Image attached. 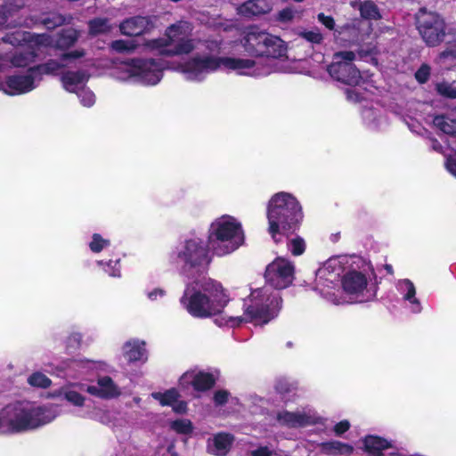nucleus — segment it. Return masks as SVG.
I'll use <instances>...</instances> for the list:
<instances>
[{
  "instance_id": "7ed1b4c3",
  "label": "nucleus",
  "mask_w": 456,
  "mask_h": 456,
  "mask_svg": "<svg viewBox=\"0 0 456 456\" xmlns=\"http://www.w3.org/2000/svg\"><path fill=\"white\" fill-rule=\"evenodd\" d=\"M6 420V433L17 434L34 429L53 420L45 406H35L30 403L17 401L3 408Z\"/></svg>"
},
{
  "instance_id": "f3484780",
  "label": "nucleus",
  "mask_w": 456,
  "mask_h": 456,
  "mask_svg": "<svg viewBox=\"0 0 456 456\" xmlns=\"http://www.w3.org/2000/svg\"><path fill=\"white\" fill-rule=\"evenodd\" d=\"M341 284L346 293L358 295L366 289L367 278L362 272L353 270L343 275Z\"/></svg>"
},
{
  "instance_id": "6e6d98bb",
  "label": "nucleus",
  "mask_w": 456,
  "mask_h": 456,
  "mask_svg": "<svg viewBox=\"0 0 456 456\" xmlns=\"http://www.w3.org/2000/svg\"><path fill=\"white\" fill-rule=\"evenodd\" d=\"M350 427L351 424L348 420H342L335 424L333 430L336 436H340L345 432L348 431Z\"/></svg>"
},
{
  "instance_id": "4be33fe9",
  "label": "nucleus",
  "mask_w": 456,
  "mask_h": 456,
  "mask_svg": "<svg viewBox=\"0 0 456 456\" xmlns=\"http://www.w3.org/2000/svg\"><path fill=\"white\" fill-rule=\"evenodd\" d=\"M181 29L180 24H172L170 25L166 31V37L165 38H158L150 40L147 44V45L151 49H159V53H161V51L163 49H170L167 48L172 44H174L175 40L176 32Z\"/></svg>"
},
{
  "instance_id": "58836bf2",
  "label": "nucleus",
  "mask_w": 456,
  "mask_h": 456,
  "mask_svg": "<svg viewBox=\"0 0 456 456\" xmlns=\"http://www.w3.org/2000/svg\"><path fill=\"white\" fill-rule=\"evenodd\" d=\"M436 90L437 94L449 100H455L456 99V88L452 86V84L443 81L439 82L436 85Z\"/></svg>"
},
{
  "instance_id": "4c0bfd02",
  "label": "nucleus",
  "mask_w": 456,
  "mask_h": 456,
  "mask_svg": "<svg viewBox=\"0 0 456 456\" xmlns=\"http://www.w3.org/2000/svg\"><path fill=\"white\" fill-rule=\"evenodd\" d=\"M448 60L456 61V44L442 50L436 58V63L444 66Z\"/></svg>"
},
{
  "instance_id": "c756f323",
  "label": "nucleus",
  "mask_w": 456,
  "mask_h": 456,
  "mask_svg": "<svg viewBox=\"0 0 456 456\" xmlns=\"http://www.w3.org/2000/svg\"><path fill=\"white\" fill-rule=\"evenodd\" d=\"M255 65H256V61L251 59L223 57L222 66H224L227 69H231V70L249 69H252Z\"/></svg>"
},
{
  "instance_id": "0e129e2a",
  "label": "nucleus",
  "mask_w": 456,
  "mask_h": 456,
  "mask_svg": "<svg viewBox=\"0 0 456 456\" xmlns=\"http://www.w3.org/2000/svg\"><path fill=\"white\" fill-rule=\"evenodd\" d=\"M448 171L456 177V159L449 158L446 162Z\"/></svg>"
},
{
  "instance_id": "49530a36",
  "label": "nucleus",
  "mask_w": 456,
  "mask_h": 456,
  "mask_svg": "<svg viewBox=\"0 0 456 456\" xmlns=\"http://www.w3.org/2000/svg\"><path fill=\"white\" fill-rule=\"evenodd\" d=\"M64 398L76 406H82L85 402V397L77 391H68L64 395Z\"/></svg>"
},
{
  "instance_id": "c03bdc74",
  "label": "nucleus",
  "mask_w": 456,
  "mask_h": 456,
  "mask_svg": "<svg viewBox=\"0 0 456 456\" xmlns=\"http://www.w3.org/2000/svg\"><path fill=\"white\" fill-rule=\"evenodd\" d=\"M63 18L58 14H51L46 17L41 18V23L48 29H53L61 25Z\"/></svg>"
},
{
  "instance_id": "20e7f679",
  "label": "nucleus",
  "mask_w": 456,
  "mask_h": 456,
  "mask_svg": "<svg viewBox=\"0 0 456 456\" xmlns=\"http://www.w3.org/2000/svg\"><path fill=\"white\" fill-rule=\"evenodd\" d=\"M245 240L242 224L231 216L216 219L208 227L207 241L213 254L224 256L236 251Z\"/></svg>"
},
{
  "instance_id": "864d4df0",
  "label": "nucleus",
  "mask_w": 456,
  "mask_h": 456,
  "mask_svg": "<svg viewBox=\"0 0 456 456\" xmlns=\"http://www.w3.org/2000/svg\"><path fill=\"white\" fill-rule=\"evenodd\" d=\"M107 268H105V272L109 273L110 276L112 277H119L120 276V269H119V261L117 260L115 262L110 260L106 263Z\"/></svg>"
},
{
  "instance_id": "9b49d317",
  "label": "nucleus",
  "mask_w": 456,
  "mask_h": 456,
  "mask_svg": "<svg viewBox=\"0 0 456 456\" xmlns=\"http://www.w3.org/2000/svg\"><path fill=\"white\" fill-rule=\"evenodd\" d=\"M328 72L335 80L351 86H357L362 79L359 69L350 62L334 61L328 67Z\"/></svg>"
},
{
  "instance_id": "7c9ffc66",
  "label": "nucleus",
  "mask_w": 456,
  "mask_h": 456,
  "mask_svg": "<svg viewBox=\"0 0 456 456\" xmlns=\"http://www.w3.org/2000/svg\"><path fill=\"white\" fill-rule=\"evenodd\" d=\"M358 11L360 12L361 18L365 20H379L382 18L379 6L371 0L363 1L358 7Z\"/></svg>"
},
{
  "instance_id": "5701e85b",
  "label": "nucleus",
  "mask_w": 456,
  "mask_h": 456,
  "mask_svg": "<svg viewBox=\"0 0 456 456\" xmlns=\"http://www.w3.org/2000/svg\"><path fill=\"white\" fill-rule=\"evenodd\" d=\"M233 440V436L229 433H217L213 439L212 452L217 456L226 455L232 448Z\"/></svg>"
},
{
  "instance_id": "bf43d9fd",
  "label": "nucleus",
  "mask_w": 456,
  "mask_h": 456,
  "mask_svg": "<svg viewBox=\"0 0 456 456\" xmlns=\"http://www.w3.org/2000/svg\"><path fill=\"white\" fill-rule=\"evenodd\" d=\"M406 285H407V293L405 294V297H404L405 299L411 301L412 303H419V301L415 298L416 290H415V287H414L413 283L411 281L407 280Z\"/></svg>"
},
{
  "instance_id": "9d476101",
  "label": "nucleus",
  "mask_w": 456,
  "mask_h": 456,
  "mask_svg": "<svg viewBox=\"0 0 456 456\" xmlns=\"http://www.w3.org/2000/svg\"><path fill=\"white\" fill-rule=\"evenodd\" d=\"M216 378L212 372L205 370H187L180 377V386L192 387L196 392H206L215 387Z\"/></svg>"
},
{
  "instance_id": "774afa93",
  "label": "nucleus",
  "mask_w": 456,
  "mask_h": 456,
  "mask_svg": "<svg viewBox=\"0 0 456 456\" xmlns=\"http://www.w3.org/2000/svg\"><path fill=\"white\" fill-rule=\"evenodd\" d=\"M358 54L360 55L361 58H363V57L371 55L372 50L371 49L364 50L362 48L358 51Z\"/></svg>"
},
{
  "instance_id": "13d9d810",
  "label": "nucleus",
  "mask_w": 456,
  "mask_h": 456,
  "mask_svg": "<svg viewBox=\"0 0 456 456\" xmlns=\"http://www.w3.org/2000/svg\"><path fill=\"white\" fill-rule=\"evenodd\" d=\"M79 97L83 105L86 107L93 105L95 101L94 94L89 91H83Z\"/></svg>"
},
{
  "instance_id": "f257e3e1",
  "label": "nucleus",
  "mask_w": 456,
  "mask_h": 456,
  "mask_svg": "<svg viewBox=\"0 0 456 456\" xmlns=\"http://www.w3.org/2000/svg\"><path fill=\"white\" fill-rule=\"evenodd\" d=\"M268 233L278 244L281 237H289L300 229L304 213L295 196L284 191L275 193L267 206Z\"/></svg>"
},
{
  "instance_id": "603ef678",
  "label": "nucleus",
  "mask_w": 456,
  "mask_h": 456,
  "mask_svg": "<svg viewBox=\"0 0 456 456\" xmlns=\"http://www.w3.org/2000/svg\"><path fill=\"white\" fill-rule=\"evenodd\" d=\"M86 54L83 49H76L73 51L66 52L61 54V61L76 60L83 57Z\"/></svg>"
},
{
  "instance_id": "a18cd8bd",
  "label": "nucleus",
  "mask_w": 456,
  "mask_h": 456,
  "mask_svg": "<svg viewBox=\"0 0 456 456\" xmlns=\"http://www.w3.org/2000/svg\"><path fill=\"white\" fill-rule=\"evenodd\" d=\"M419 84H425L430 76V67L427 63H422L414 74Z\"/></svg>"
},
{
  "instance_id": "f704fd0d",
  "label": "nucleus",
  "mask_w": 456,
  "mask_h": 456,
  "mask_svg": "<svg viewBox=\"0 0 456 456\" xmlns=\"http://www.w3.org/2000/svg\"><path fill=\"white\" fill-rule=\"evenodd\" d=\"M151 396L159 400L162 406H171L177 401L181 395L175 388H170L164 393H153Z\"/></svg>"
},
{
  "instance_id": "37998d69",
  "label": "nucleus",
  "mask_w": 456,
  "mask_h": 456,
  "mask_svg": "<svg viewBox=\"0 0 456 456\" xmlns=\"http://www.w3.org/2000/svg\"><path fill=\"white\" fill-rule=\"evenodd\" d=\"M300 37L313 45H321L323 42V36L318 30H308L300 33Z\"/></svg>"
},
{
  "instance_id": "dca6fc26",
  "label": "nucleus",
  "mask_w": 456,
  "mask_h": 456,
  "mask_svg": "<svg viewBox=\"0 0 456 456\" xmlns=\"http://www.w3.org/2000/svg\"><path fill=\"white\" fill-rule=\"evenodd\" d=\"M86 392L90 395L102 399L118 398L120 395L118 387L107 375L98 379V386H88Z\"/></svg>"
},
{
  "instance_id": "412c9836",
  "label": "nucleus",
  "mask_w": 456,
  "mask_h": 456,
  "mask_svg": "<svg viewBox=\"0 0 456 456\" xmlns=\"http://www.w3.org/2000/svg\"><path fill=\"white\" fill-rule=\"evenodd\" d=\"M183 34V30L180 28L176 32L175 40L174 43H175V46L170 49H163L161 51V55L165 56H175V55H181V54H187L192 52L194 49V44L191 39L187 38H180L179 36Z\"/></svg>"
},
{
  "instance_id": "423d86ee",
  "label": "nucleus",
  "mask_w": 456,
  "mask_h": 456,
  "mask_svg": "<svg viewBox=\"0 0 456 456\" xmlns=\"http://www.w3.org/2000/svg\"><path fill=\"white\" fill-rule=\"evenodd\" d=\"M240 44L250 57H267L278 59L285 55L287 46L276 36H273L257 25L244 28L241 33Z\"/></svg>"
},
{
  "instance_id": "b1692460",
  "label": "nucleus",
  "mask_w": 456,
  "mask_h": 456,
  "mask_svg": "<svg viewBox=\"0 0 456 456\" xmlns=\"http://www.w3.org/2000/svg\"><path fill=\"white\" fill-rule=\"evenodd\" d=\"M322 452L328 455L350 456L354 452V447L349 444L340 441H329L321 444Z\"/></svg>"
},
{
  "instance_id": "2f4dec72",
  "label": "nucleus",
  "mask_w": 456,
  "mask_h": 456,
  "mask_svg": "<svg viewBox=\"0 0 456 456\" xmlns=\"http://www.w3.org/2000/svg\"><path fill=\"white\" fill-rule=\"evenodd\" d=\"M435 126L446 134L456 136V119L448 115H437L434 118Z\"/></svg>"
},
{
  "instance_id": "ea45409f",
  "label": "nucleus",
  "mask_w": 456,
  "mask_h": 456,
  "mask_svg": "<svg viewBox=\"0 0 456 456\" xmlns=\"http://www.w3.org/2000/svg\"><path fill=\"white\" fill-rule=\"evenodd\" d=\"M274 389L277 394L281 396H286L296 390V387L293 383H290L288 379L281 378L276 380Z\"/></svg>"
},
{
  "instance_id": "e433bc0d",
  "label": "nucleus",
  "mask_w": 456,
  "mask_h": 456,
  "mask_svg": "<svg viewBox=\"0 0 456 456\" xmlns=\"http://www.w3.org/2000/svg\"><path fill=\"white\" fill-rule=\"evenodd\" d=\"M110 245V240L104 239L101 233H93L89 248L94 253H100Z\"/></svg>"
},
{
  "instance_id": "f03ea898",
  "label": "nucleus",
  "mask_w": 456,
  "mask_h": 456,
  "mask_svg": "<svg viewBox=\"0 0 456 456\" xmlns=\"http://www.w3.org/2000/svg\"><path fill=\"white\" fill-rule=\"evenodd\" d=\"M281 301L278 294H269L265 289H255L250 293V305L244 304V315L229 317L226 324L232 328L239 327L243 322H253L256 325L267 324L278 315Z\"/></svg>"
},
{
  "instance_id": "cd10ccee",
  "label": "nucleus",
  "mask_w": 456,
  "mask_h": 456,
  "mask_svg": "<svg viewBox=\"0 0 456 456\" xmlns=\"http://www.w3.org/2000/svg\"><path fill=\"white\" fill-rule=\"evenodd\" d=\"M64 65L59 63L56 60L50 59L45 63L37 64L28 68V72L33 76H53L58 70L62 69Z\"/></svg>"
},
{
  "instance_id": "c9c22d12",
  "label": "nucleus",
  "mask_w": 456,
  "mask_h": 456,
  "mask_svg": "<svg viewBox=\"0 0 456 456\" xmlns=\"http://www.w3.org/2000/svg\"><path fill=\"white\" fill-rule=\"evenodd\" d=\"M28 383L34 387L48 388L52 385L51 379L41 371H35L28 378Z\"/></svg>"
},
{
  "instance_id": "f8f14e48",
  "label": "nucleus",
  "mask_w": 456,
  "mask_h": 456,
  "mask_svg": "<svg viewBox=\"0 0 456 456\" xmlns=\"http://www.w3.org/2000/svg\"><path fill=\"white\" fill-rule=\"evenodd\" d=\"M133 67L136 73L150 85H156L160 81L165 68L161 61L154 59H134Z\"/></svg>"
},
{
  "instance_id": "bb28decb",
  "label": "nucleus",
  "mask_w": 456,
  "mask_h": 456,
  "mask_svg": "<svg viewBox=\"0 0 456 456\" xmlns=\"http://www.w3.org/2000/svg\"><path fill=\"white\" fill-rule=\"evenodd\" d=\"M360 20H354L338 26L335 29V36L342 38L344 36H347V38L346 39L347 41L357 40L360 35Z\"/></svg>"
},
{
  "instance_id": "69168bd1",
  "label": "nucleus",
  "mask_w": 456,
  "mask_h": 456,
  "mask_svg": "<svg viewBox=\"0 0 456 456\" xmlns=\"http://www.w3.org/2000/svg\"><path fill=\"white\" fill-rule=\"evenodd\" d=\"M431 149L440 154L444 152V147L436 138L431 139Z\"/></svg>"
},
{
  "instance_id": "6e6552de",
  "label": "nucleus",
  "mask_w": 456,
  "mask_h": 456,
  "mask_svg": "<svg viewBox=\"0 0 456 456\" xmlns=\"http://www.w3.org/2000/svg\"><path fill=\"white\" fill-rule=\"evenodd\" d=\"M415 26L427 47L441 45L447 35V24L444 17L426 7L419 8L415 13Z\"/></svg>"
},
{
  "instance_id": "0eeeda50",
  "label": "nucleus",
  "mask_w": 456,
  "mask_h": 456,
  "mask_svg": "<svg viewBox=\"0 0 456 456\" xmlns=\"http://www.w3.org/2000/svg\"><path fill=\"white\" fill-rule=\"evenodd\" d=\"M210 250L208 241L200 238L187 239L178 250L176 259L182 264L184 272L200 276L209 270L213 260Z\"/></svg>"
},
{
  "instance_id": "680f3d73",
  "label": "nucleus",
  "mask_w": 456,
  "mask_h": 456,
  "mask_svg": "<svg viewBox=\"0 0 456 456\" xmlns=\"http://www.w3.org/2000/svg\"><path fill=\"white\" fill-rule=\"evenodd\" d=\"M251 456H273V451L266 446H260L251 452Z\"/></svg>"
},
{
  "instance_id": "a878e982",
  "label": "nucleus",
  "mask_w": 456,
  "mask_h": 456,
  "mask_svg": "<svg viewBox=\"0 0 456 456\" xmlns=\"http://www.w3.org/2000/svg\"><path fill=\"white\" fill-rule=\"evenodd\" d=\"M86 79L84 71H67L61 76V81L64 89L69 93H74L76 87L82 84Z\"/></svg>"
},
{
  "instance_id": "aec40b11",
  "label": "nucleus",
  "mask_w": 456,
  "mask_h": 456,
  "mask_svg": "<svg viewBox=\"0 0 456 456\" xmlns=\"http://www.w3.org/2000/svg\"><path fill=\"white\" fill-rule=\"evenodd\" d=\"M270 11L271 6L265 0H248L238 8L239 14L248 19L268 13Z\"/></svg>"
},
{
  "instance_id": "4d7b16f0",
  "label": "nucleus",
  "mask_w": 456,
  "mask_h": 456,
  "mask_svg": "<svg viewBox=\"0 0 456 456\" xmlns=\"http://www.w3.org/2000/svg\"><path fill=\"white\" fill-rule=\"evenodd\" d=\"M172 409L177 414H184L188 410V403L184 400H178L173 403Z\"/></svg>"
},
{
  "instance_id": "39448f33",
  "label": "nucleus",
  "mask_w": 456,
  "mask_h": 456,
  "mask_svg": "<svg viewBox=\"0 0 456 456\" xmlns=\"http://www.w3.org/2000/svg\"><path fill=\"white\" fill-rule=\"evenodd\" d=\"M216 292L211 294L203 293L195 288L187 287L183 297H180V304L193 318H212L221 314L229 302V297L221 289L219 284Z\"/></svg>"
},
{
  "instance_id": "a19ab883",
  "label": "nucleus",
  "mask_w": 456,
  "mask_h": 456,
  "mask_svg": "<svg viewBox=\"0 0 456 456\" xmlns=\"http://www.w3.org/2000/svg\"><path fill=\"white\" fill-rule=\"evenodd\" d=\"M288 246L292 256H299L305 251V240L300 236H297L289 240Z\"/></svg>"
},
{
  "instance_id": "473e14b6",
  "label": "nucleus",
  "mask_w": 456,
  "mask_h": 456,
  "mask_svg": "<svg viewBox=\"0 0 456 456\" xmlns=\"http://www.w3.org/2000/svg\"><path fill=\"white\" fill-rule=\"evenodd\" d=\"M77 41V34L76 30L68 29L59 33L56 39L57 49H69L72 47Z\"/></svg>"
},
{
  "instance_id": "393cba45",
  "label": "nucleus",
  "mask_w": 456,
  "mask_h": 456,
  "mask_svg": "<svg viewBox=\"0 0 456 456\" xmlns=\"http://www.w3.org/2000/svg\"><path fill=\"white\" fill-rule=\"evenodd\" d=\"M37 52L33 48L17 51L11 56L10 63L16 68H26L36 61Z\"/></svg>"
},
{
  "instance_id": "1a4fd4ad",
  "label": "nucleus",
  "mask_w": 456,
  "mask_h": 456,
  "mask_svg": "<svg viewBox=\"0 0 456 456\" xmlns=\"http://www.w3.org/2000/svg\"><path fill=\"white\" fill-rule=\"evenodd\" d=\"M294 273L295 266L293 264L278 257L267 265L264 277L273 289H284L293 283Z\"/></svg>"
},
{
  "instance_id": "79ce46f5",
  "label": "nucleus",
  "mask_w": 456,
  "mask_h": 456,
  "mask_svg": "<svg viewBox=\"0 0 456 456\" xmlns=\"http://www.w3.org/2000/svg\"><path fill=\"white\" fill-rule=\"evenodd\" d=\"M171 428L177 434L189 435L193 431V426L188 419L175 420L171 423Z\"/></svg>"
},
{
  "instance_id": "09e8293b",
  "label": "nucleus",
  "mask_w": 456,
  "mask_h": 456,
  "mask_svg": "<svg viewBox=\"0 0 456 456\" xmlns=\"http://www.w3.org/2000/svg\"><path fill=\"white\" fill-rule=\"evenodd\" d=\"M317 20L323 24L328 29L334 30L336 28L335 20L331 16H327L323 12L317 15Z\"/></svg>"
},
{
  "instance_id": "6ab92c4d",
  "label": "nucleus",
  "mask_w": 456,
  "mask_h": 456,
  "mask_svg": "<svg viewBox=\"0 0 456 456\" xmlns=\"http://www.w3.org/2000/svg\"><path fill=\"white\" fill-rule=\"evenodd\" d=\"M363 451L368 456H383L384 450L392 448L391 442L373 435L365 436L362 439Z\"/></svg>"
},
{
  "instance_id": "ddd939ff",
  "label": "nucleus",
  "mask_w": 456,
  "mask_h": 456,
  "mask_svg": "<svg viewBox=\"0 0 456 456\" xmlns=\"http://www.w3.org/2000/svg\"><path fill=\"white\" fill-rule=\"evenodd\" d=\"M223 63V57H215L212 55L195 56L188 61L184 65L187 73L201 74L203 72L216 71Z\"/></svg>"
},
{
  "instance_id": "338daca9",
  "label": "nucleus",
  "mask_w": 456,
  "mask_h": 456,
  "mask_svg": "<svg viewBox=\"0 0 456 456\" xmlns=\"http://www.w3.org/2000/svg\"><path fill=\"white\" fill-rule=\"evenodd\" d=\"M3 409L0 411V431L2 433H6V420L3 418Z\"/></svg>"
},
{
  "instance_id": "c85d7f7f",
  "label": "nucleus",
  "mask_w": 456,
  "mask_h": 456,
  "mask_svg": "<svg viewBox=\"0 0 456 456\" xmlns=\"http://www.w3.org/2000/svg\"><path fill=\"white\" fill-rule=\"evenodd\" d=\"M143 342H127L125 344V358L130 362L141 361L145 354Z\"/></svg>"
},
{
  "instance_id": "72a5a7b5",
  "label": "nucleus",
  "mask_w": 456,
  "mask_h": 456,
  "mask_svg": "<svg viewBox=\"0 0 456 456\" xmlns=\"http://www.w3.org/2000/svg\"><path fill=\"white\" fill-rule=\"evenodd\" d=\"M110 30L108 18H93L88 21V31L92 36L106 34Z\"/></svg>"
},
{
  "instance_id": "e2e57ef3",
  "label": "nucleus",
  "mask_w": 456,
  "mask_h": 456,
  "mask_svg": "<svg viewBox=\"0 0 456 456\" xmlns=\"http://www.w3.org/2000/svg\"><path fill=\"white\" fill-rule=\"evenodd\" d=\"M165 294H166V291L163 290V289H153L152 290L148 292L147 296H148L149 299L156 300L159 296L163 297V296H165Z\"/></svg>"
},
{
  "instance_id": "4468645a",
  "label": "nucleus",
  "mask_w": 456,
  "mask_h": 456,
  "mask_svg": "<svg viewBox=\"0 0 456 456\" xmlns=\"http://www.w3.org/2000/svg\"><path fill=\"white\" fill-rule=\"evenodd\" d=\"M4 85L7 90L4 92L10 96L24 94L35 88L34 76L28 75H9L5 77Z\"/></svg>"
},
{
  "instance_id": "de8ad7c7",
  "label": "nucleus",
  "mask_w": 456,
  "mask_h": 456,
  "mask_svg": "<svg viewBox=\"0 0 456 456\" xmlns=\"http://www.w3.org/2000/svg\"><path fill=\"white\" fill-rule=\"evenodd\" d=\"M230 393L227 390H217L215 392L213 400L216 406H223L224 405L229 399Z\"/></svg>"
},
{
  "instance_id": "5fc2aeb1",
  "label": "nucleus",
  "mask_w": 456,
  "mask_h": 456,
  "mask_svg": "<svg viewBox=\"0 0 456 456\" xmlns=\"http://www.w3.org/2000/svg\"><path fill=\"white\" fill-rule=\"evenodd\" d=\"M111 49L118 53H125L130 51L132 46L125 40H115L111 43Z\"/></svg>"
},
{
  "instance_id": "052dcab7",
  "label": "nucleus",
  "mask_w": 456,
  "mask_h": 456,
  "mask_svg": "<svg viewBox=\"0 0 456 456\" xmlns=\"http://www.w3.org/2000/svg\"><path fill=\"white\" fill-rule=\"evenodd\" d=\"M345 93L347 99L353 102H362L363 100L362 94L354 89H347Z\"/></svg>"
},
{
  "instance_id": "a211bd4d",
  "label": "nucleus",
  "mask_w": 456,
  "mask_h": 456,
  "mask_svg": "<svg viewBox=\"0 0 456 456\" xmlns=\"http://www.w3.org/2000/svg\"><path fill=\"white\" fill-rule=\"evenodd\" d=\"M276 419L281 426L299 428L313 425L312 418L305 413L281 411L277 413Z\"/></svg>"
},
{
  "instance_id": "8fccbe9b",
  "label": "nucleus",
  "mask_w": 456,
  "mask_h": 456,
  "mask_svg": "<svg viewBox=\"0 0 456 456\" xmlns=\"http://www.w3.org/2000/svg\"><path fill=\"white\" fill-rule=\"evenodd\" d=\"M336 61H346L353 63L355 59V53L353 51H340L335 54Z\"/></svg>"
},
{
  "instance_id": "3c124183",
  "label": "nucleus",
  "mask_w": 456,
  "mask_h": 456,
  "mask_svg": "<svg viewBox=\"0 0 456 456\" xmlns=\"http://www.w3.org/2000/svg\"><path fill=\"white\" fill-rule=\"evenodd\" d=\"M295 17V12L290 7H286L280 11L277 14V20L281 22H287L289 20H293Z\"/></svg>"
},
{
  "instance_id": "2eb2a0df",
  "label": "nucleus",
  "mask_w": 456,
  "mask_h": 456,
  "mask_svg": "<svg viewBox=\"0 0 456 456\" xmlns=\"http://www.w3.org/2000/svg\"><path fill=\"white\" fill-rule=\"evenodd\" d=\"M154 23L151 18L136 16L127 18L119 25V30L122 35L128 37H138L151 29Z\"/></svg>"
}]
</instances>
